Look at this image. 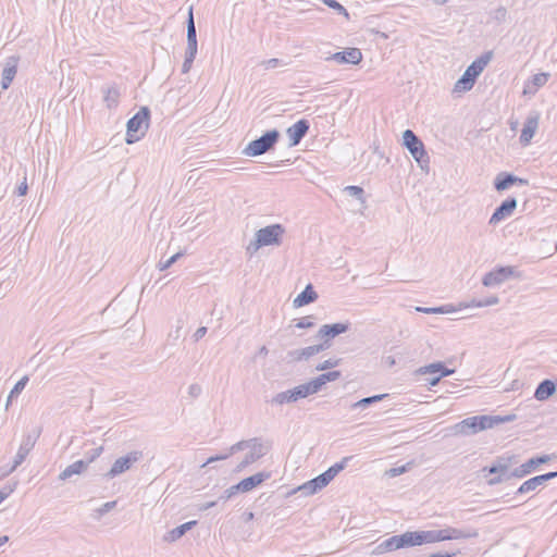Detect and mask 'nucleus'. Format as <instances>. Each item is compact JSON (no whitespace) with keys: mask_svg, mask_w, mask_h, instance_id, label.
<instances>
[{"mask_svg":"<svg viewBox=\"0 0 557 557\" xmlns=\"http://www.w3.org/2000/svg\"><path fill=\"white\" fill-rule=\"evenodd\" d=\"M28 382V376H23L20 381H17V383L14 385V387L11 389L10 394H9V397H8V401H7V406L11 403V400L18 396L22 391L25 388L26 384Z\"/></svg>","mask_w":557,"mask_h":557,"instance_id":"79ce46f5","label":"nucleus"},{"mask_svg":"<svg viewBox=\"0 0 557 557\" xmlns=\"http://www.w3.org/2000/svg\"><path fill=\"white\" fill-rule=\"evenodd\" d=\"M399 544L400 548L420 546V535L419 531H407L403 534H399Z\"/></svg>","mask_w":557,"mask_h":557,"instance_id":"2f4dec72","label":"nucleus"},{"mask_svg":"<svg viewBox=\"0 0 557 557\" xmlns=\"http://www.w3.org/2000/svg\"><path fill=\"white\" fill-rule=\"evenodd\" d=\"M293 394V398L296 401H298L301 398H306L309 395L317 394L314 386L312 385L311 381L300 384L298 386H295L290 389Z\"/></svg>","mask_w":557,"mask_h":557,"instance_id":"7c9ffc66","label":"nucleus"},{"mask_svg":"<svg viewBox=\"0 0 557 557\" xmlns=\"http://www.w3.org/2000/svg\"><path fill=\"white\" fill-rule=\"evenodd\" d=\"M548 73H537L532 76V84L535 87V90L542 86H544L548 81Z\"/></svg>","mask_w":557,"mask_h":557,"instance_id":"3c124183","label":"nucleus"},{"mask_svg":"<svg viewBox=\"0 0 557 557\" xmlns=\"http://www.w3.org/2000/svg\"><path fill=\"white\" fill-rule=\"evenodd\" d=\"M339 363H341L339 358H329V359L324 360L323 362H320L319 364H317L315 370L317 371H325V370L333 369V368L337 367Z\"/></svg>","mask_w":557,"mask_h":557,"instance_id":"09e8293b","label":"nucleus"},{"mask_svg":"<svg viewBox=\"0 0 557 557\" xmlns=\"http://www.w3.org/2000/svg\"><path fill=\"white\" fill-rule=\"evenodd\" d=\"M499 304V297L496 295L481 299L482 307H490Z\"/></svg>","mask_w":557,"mask_h":557,"instance_id":"bf43d9fd","label":"nucleus"},{"mask_svg":"<svg viewBox=\"0 0 557 557\" xmlns=\"http://www.w3.org/2000/svg\"><path fill=\"white\" fill-rule=\"evenodd\" d=\"M280 138L276 129L264 133L261 137L250 141L243 150L246 157L261 156L271 150Z\"/></svg>","mask_w":557,"mask_h":557,"instance_id":"20e7f679","label":"nucleus"},{"mask_svg":"<svg viewBox=\"0 0 557 557\" xmlns=\"http://www.w3.org/2000/svg\"><path fill=\"white\" fill-rule=\"evenodd\" d=\"M14 491V487H9V488H2L0 490V504L2 502H4L9 496L10 494Z\"/></svg>","mask_w":557,"mask_h":557,"instance_id":"774afa93","label":"nucleus"},{"mask_svg":"<svg viewBox=\"0 0 557 557\" xmlns=\"http://www.w3.org/2000/svg\"><path fill=\"white\" fill-rule=\"evenodd\" d=\"M397 549H400L399 535H393V536L386 539L385 541H383L382 543H380L375 547L373 553L383 554L386 552H394Z\"/></svg>","mask_w":557,"mask_h":557,"instance_id":"c756f323","label":"nucleus"},{"mask_svg":"<svg viewBox=\"0 0 557 557\" xmlns=\"http://www.w3.org/2000/svg\"><path fill=\"white\" fill-rule=\"evenodd\" d=\"M351 456L344 457L339 462H336L332 467H330L323 473L330 480V482L347 466L348 461L351 459Z\"/></svg>","mask_w":557,"mask_h":557,"instance_id":"c9c22d12","label":"nucleus"},{"mask_svg":"<svg viewBox=\"0 0 557 557\" xmlns=\"http://www.w3.org/2000/svg\"><path fill=\"white\" fill-rule=\"evenodd\" d=\"M517 208V199L513 197L507 198L502 202L499 207H497L490 218L488 224L496 226L507 218L513 214V211Z\"/></svg>","mask_w":557,"mask_h":557,"instance_id":"f8f14e48","label":"nucleus"},{"mask_svg":"<svg viewBox=\"0 0 557 557\" xmlns=\"http://www.w3.org/2000/svg\"><path fill=\"white\" fill-rule=\"evenodd\" d=\"M326 349V345H312L304 348H298L288 352L293 361L308 360L311 357Z\"/></svg>","mask_w":557,"mask_h":557,"instance_id":"6ab92c4d","label":"nucleus"},{"mask_svg":"<svg viewBox=\"0 0 557 557\" xmlns=\"http://www.w3.org/2000/svg\"><path fill=\"white\" fill-rule=\"evenodd\" d=\"M318 299V294L313 289L311 284H308L306 288L293 300L295 308H299L309 305Z\"/></svg>","mask_w":557,"mask_h":557,"instance_id":"393cba45","label":"nucleus"},{"mask_svg":"<svg viewBox=\"0 0 557 557\" xmlns=\"http://www.w3.org/2000/svg\"><path fill=\"white\" fill-rule=\"evenodd\" d=\"M478 536L479 532L475 529H458L450 527L449 541L475 539Z\"/></svg>","mask_w":557,"mask_h":557,"instance_id":"72a5a7b5","label":"nucleus"},{"mask_svg":"<svg viewBox=\"0 0 557 557\" xmlns=\"http://www.w3.org/2000/svg\"><path fill=\"white\" fill-rule=\"evenodd\" d=\"M515 184L527 185L528 181L505 172L499 173L494 181V187L499 191L508 189Z\"/></svg>","mask_w":557,"mask_h":557,"instance_id":"aec40b11","label":"nucleus"},{"mask_svg":"<svg viewBox=\"0 0 557 557\" xmlns=\"http://www.w3.org/2000/svg\"><path fill=\"white\" fill-rule=\"evenodd\" d=\"M27 190H28V186H27L26 175H25L23 178V182L18 185V187L16 189V194L18 196H25L27 194Z\"/></svg>","mask_w":557,"mask_h":557,"instance_id":"0e129e2a","label":"nucleus"},{"mask_svg":"<svg viewBox=\"0 0 557 557\" xmlns=\"http://www.w3.org/2000/svg\"><path fill=\"white\" fill-rule=\"evenodd\" d=\"M284 65H285V63L283 62V60L277 59V58L264 60L260 63V66H262L263 70H265V71L276 69L278 66H284Z\"/></svg>","mask_w":557,"mask_h":557,"instance_id":"8fccbe9b","label":"nucleus"},{"mask_svg":"<svg viewBox=\"0 0 557 557\" xmlns=\"http://www.w3.org/2000/svg\"><path fill=\"white\" fill-rule=\"evenodd\" d=\"M420 543L422 544H433L440 542L437 531L429 530V531H419Z\"/></svg>","mask_w":557,"mask_h":557,"instance_id":"a19ab883","label":"nucleus"},{"mask_svg":"<svg viewBox=\"0 0 557 557\" xmlns=\"http://www.w3.org/2000/svg\"><path fill=\"white\" fill-rule=\"evenodd\" d=\"M144 458V454L140 450H132L127 453L125 456L119 457L113 462L110 470L107 472L106 476L109 479H113L128 470L132 469V467L139 462Z\"/></svg>","mask_w":557,"mask_h":557,"instance_id":"1a4fd4ad","label":"nucleus"},{"mask_svg":"<svg viewBox=\"0 0 557 557\" xmlns=\"http://www.w3.org/2000/svg\"><path fill=\"white\" fill-rule=\"evenodd\" d=\"M556 392V385L553 381L550 380H544L543 382H541L536 389H535V393H534V397L540 400V401H543V400H546L548 399L550 396H553Z\"/></svg>","mask_w":557,"mask_h":557,"instance_id":"a878e982","label":"nucleus"},{"mask_svg":"<svg viewBox=\"0 0 557 557\" xmlns=\"http://www.w3.org/2000/svg\"><path fill=\"white\" fill-rule=\"evenodd\" d=\"M201 392H202V389H201V386L199 384L195 383V384L189 385V387H188V394L193 398L199 397Z\"/></svg>","mask_w":557,"mask_h":557,"instance_id":"052dcab7","label":"nucleus"},{"mask_svg":"<svg viewBox=\"0 0 557 557\" xmlns=\"http://www.w3.org/2000/svg\"><path fill=\"white\" fill-rule=\"evenodd\" d=\"M405 471H406V467L401 466V467H397V468H392L388 471V474H389V476L394 478V476L403 474Z\"/></svg>","mask_w":557,"mask_h":557,"instance_id":"338daca9","label":"nucleus"},{"mask_svg":"<svg viewBox=\"0 0 557 557\" xmlns=\"http://www.w3.org/2000/svg\"><path fill=\"white\" fill-rule=\"evenodd\" d=\"M508 469L507 463L498 462L497 465H493L490 468H485L484 470H487L490 474L494 473H505Z\"/></svg>","mask_w":557,"mask_h":557,"instance_id":"5fc2aeb1","label":"nucleus"},{"mask_svg":"<svg viewBox=\"0 0 557 557\" xmlns=\"http://www.w3.org/2000/svg\"><path fill=\"white\" fill-rule=\"evenodd\" d=\"M326 60L334 61L338 64H359L362 60V53L359 48H347L344 51L335 52Z\"/></svg>","mask_w":557,"mask_h":557,"instance_id":"4468645a","label":"nucleus"},{"mask_svg":"<svg viewBox=\"0 0 557 557\" xmlns=\"http://www.w3.org/2000/svg\"><path fill=\"white\" fill-rule=\"evenodd\" d=\"M351 456L344 457L339 462H336L332 467H330L323 473L330 480V482L347 466L348 461L351 459Z\"/></svg>","mask_w":557,"mask_h":557,"instance_id":"4c0bfd02","label":"nucleus"},{"mask_svg":"<svg viewBox=\"0 0 557 557\" xmlns=\"http://www.w3.org/2000/svg\"><path fill=\"white\" fill-rule=\"evenodd\" d=\"M197 51L194 50H186L185 51V60L182 66V73L186 74L190 71L193 62L196 58Z\"/></svg>","mask_w":557,"mask_h":557,"instance_id":"de8ad7c7","label":"nucleus"},{"mask_svg":"<svg viewBox=\"0 0 557 557\" xmlns=\"http://www.w3.org/2000/svg\"><path fill=\"white\" fill-rule=\"evenodd\" d=\"M455 372L454 369H448L444 366L443 362H433L428 366L421 367L418 370V373L421 375L430 374L431 376L426 379V382L431 386H435L438 384L443 376L451 375Z\"/></svg>","mask_w":557,"mask_h":557,"instance_id":"9b49d317","label":"nucleus"},{"mask_svg":"<svg viewBox=\"0 0 557 557\" xmlns=\"http://www.w3.org/2000/svg\"><path fill=\"white\" fill-rule=\"evenodd\" d=\"M285 232V227L278 223L259 228L255 233V238L246 247L247 253L252 256L262 247L280 246Z\"/></svg>","mask_w":557,"mask_h":557,"instance_id":"f03ea898","label":"nucleus"},{"mask_svg":"<svg viewBox=\"0 0 557 557\" xmlns=\"http://www.w3.org/2000/svg\"><path fill=\"white\" fill-rule=\"evenodd\" d=\"M345 191L351 196V197H355L357 198L358 200H360L362 203L366 202V199H364V190L359 187V186H355V185H350V186H346L345 187Z\"/></svg>","mask_w":557,"mask_h":557,"instance_id":"49530a36","label":"nucleus"},{"mask_svg":"<svg viewBox=\"0 0 557 557\" xmlns=\"http://www.w3.org/2000/svg\"><path fill=\"white\" fill-rule=\"evenodd\" d=\"M184 320L183 319H177L176 320V326H175V330L170 332V337H173L174 339H178L181 337V332L184 327Z\"/></svg>","mask_w":557,"mask_h":557,"instance_id":"4d7b16f0","label":"nucleus"},{"mask_svg":"<svg viewBox=\"0 0 557 557\" xmlns=\"http://www.w3.org/2000/svg\"><path fill=\"white\" fill-rule=\"evenodd\" d=\"M269 448L270 446L268 444L263 443L260 438L257 437L247 441H240L232 445L227 453L210 457L205 463L201 465V468H205L207 465L215 461L225 460L235 453L248 449L249 451L236 467V471H243L246 467L262 458L269 451Z\"/></svg>","mask_w":557,"mask_h":557,"instance_id":"f257e3e1","label":"nucleus"},{"mask_svg":"<svg viewBox=\"0 0 557 557\" xmlns=\"http://www.w3.org/2000/svg\"><path fill=\"white\" fill-rule=\"evenodd\" d=\"M550 459H552V457L549 455H542V456L533 457V458L529 459L528 461H525L524 463H522L520 467L516 468L511 472V476L519 478V479L524 478V476L529 475L530 473H532L533 471H535L540 465L546 463Z\"/></svg>","mask_w":557,"mask_h":557,"instance_id":"ddd939ff","label":"nucleus"},{"mask_svg":"<svg viewBox=\"0 0 557 557\" xmlns=\"http://www.w3.org/2000/svg\"><path fill=\"white\" fill-rule=\"evenodd\" d=\"M237 493H240V490L236 488V484L232 485L231 487H228L224 491V493L219 497V499L226 502V500L231 499Z\"/></svg>","mask_w":557,"mask_h":557,"instance_id":"864d4df0","label":"nucleus"},{"mask_svg":"<svg viewBox=\"0 0 557 557\" xmlns=\"http://www.w3.org/2000/svg\"><path fill=\"white\" fill-rule=\"evenodd\" d=\"M515 419V416H505V417H500V416H491V424H492V428H494L495 425H498L500 423H505V422H510Z\"/></svg>","mask_w":557,"mask_h":557,"instance_id":"6e6d98bb","label":"nucleus"},{"mask_svg":"<svg viewBox=\"0 0 557 557\" xmlns=\"http://www.w3.org/2000/svg\"><path fill=\"white\" fill-rule=\"evenodd\" d=\"M120 90L115 86L108 87L103 90V101L108 109H114L119 104Z\"/></svg>","mask_w":557,"mask_h":557,"instance_id":"473e14b6","label":"nucleus"},{"mask_svg":"<svg viewBox=\"0 0 557 557\" xmlns=\"http://www.w3.org/2000/svg\"><path fill=\"white\" fill-rule=\"evenodd\" d=\"M197 521H188L185 522L169 532H166L163 536V541L166 543H173L178 541L187 531H189L194 525H196Z\"/></svg>","mask_w":557,"mask_h":557,"instance_id":"b1692460","label":"nucleus"},{"mask_svg":"<svg viewBox=\"0 0 557 557\" xmlns=\"http://www.w3.org/2000/svg\"><path fill=\"white\" fill-rule=\"evenodd\" d=\"M388 396V394H379V395H373V396H370V397H366V398H362L356 403H354L351 405V408L352 409H357V408H367L368 406L372 405V404H375V403H379L383 399H385L386 397Z\"/></svg>","mask_w":557,"mask_h":557,"instance_id":"58836bf2","label":"nucleus"},{"mask_svg":"<svg viewBox=\"0 0 557 557\" xmlns=\"http://www.w3.org/2000/svg\"><path fill=\"white\" fill-rule=\"evenodd\" d=\"M313 325L314 323L311 321V317H304L296 323V327L298 329H310L313 327Z\"/></svg>","mask_w":557,"mask_h":557,"instance_id":"13d9d810","label":"nucleus"},{"mask_svg":"<svg viewBox=\"0 0 557 557\" xmlns=\"http://www.w3.org/2000/svg\"><path fill=\"white\" fill-rule=\"evenodd\" d=\"M349 326H350L349 322L324 324L319 329L315 337L318 339L322 341V343L320 345H326V349H327L331 346V341L334 337L347 332L349 330Z\"/></svg>","mask_w":557,"mask_h":557,"instance_id":"9d476101","label":"nucleus"},{"mask_svg":"<svg viewBox=\"0 0 557 557\" xmlns=\"http://www.w3.org/2000/svg\"><path fill=\"white\" fill-rule=\"evenodd\" d=\"M540 114L532 112L528 115L520 135V143L528 146L539 128Z\"/></svg>","mask_w":557,"mask_h":557,"instance_id":"dca6fc26","label":"nucleus"},{"mask_svg":"<svg viewBox=\"0 0 557 557\" xmlns=\"http://www.w3.org/2000/svg\"><path fill=\"white\" fill-rule=\"evenodd\" d=\"M116 506V500L107 502L99 508L94 510V518L99 520L102 516L113 510Z\"/></svg>","mask_w":557,"mask_h":557,"instance_id":"37998d69","label":"nucleus"},{"mask_svg":"<svg viewBox=\"0 0 557 557\" xmlns=\"http://www.w3.org/2000/svg\"><path fill=\"white\" fill-rule=\"evenodd\" d=\"M342 376L341 371L334 370L326 373H322L319 376L310 380L312 385L314 386L315 392H320L321 388L327 383V382H334L338 380Z\"/></svg>","mask_w":557,"mask_h":557,"instance_id":"cd10ccee","label":"nucleus"},{"mask_svg":"<svg viewBox=\"0 0 557 557\" xmlns=\"http://www.w3.org/2000/svg\"><path fill=\"white\" fill-rule=\"evenodd\" d=\"M403 140L405 147L410 151L412 158L421 168L429 164V157L424 149V145L411 129H406L403 133Z\"/></svg>","mask_w":557,"mask_h":557,"instance_id":"0eeeda50","label":"nucleus"},{"mask_svg":"<svg viewBox=\"0 0 557 557\" xmlns=\"http://www.w3.org/2000/svg\"><path fill=\"white\" fill-rule=\"evenodd\" d=\"M206 334H207V327L206 326H200L194 333V339L197 342L200 338H202Z\"/></svg>","mask_w":557,"mask_h":557,"instance_id":"69168bd1","label":"nucleus"},{"mask_svg":"<svg viewBox=\"0 0 557 557\" xmlns=\"http://www.w3.org/2000/svg\"><path fill=\"white\" fill-rule=\"evenodd\" d=\"M557 478V471L555 472H548L545 474L536 475L534 478H531L527 481H524L519 488L517 490V494H528L531 492L536 491L540 486L544 485L546 482H548L552 479Z\"/></svg>","mask_w":557,"mask_h":557,"instance_id":"2eb2a0df","label":"nucleus"},{"mask_svg":"<svg viewBox=\"0 0 557 557\" xmlns=\"http://www.w3.org/2000/svg\"><path fill=\"white\" fill-rule=\"evenodd\" d=\"M436 531H437L440 542L449 541L450 527H447L442 530H436Z\"/></svg>","mask_w":557,"mask_h":557,"instance_id":"e2e57ef3","label":"nucleus"},{"mask_svg":"<svg viewBox=\"0 0 557 557\" xmlns=\"http://www.w3.org/2000/svg\"><path fill=\"white\" fill-rule=\"evenodd\" d=\"M186 50L197 51V35L193 16V8L189 9L187 20V47Z\"/></svg>","mask_w":557,"mask_h":557,"instance_id":"c85d7f7f","label":"nucleus"},{"mask_svg":"<svg viewBox=\"0 0 557 557\" xmlns=\"http://www.w3.org/2000/svg\"><path fill=\"white\" fill-rule=\"evenodd\" d=\"M309 129V122L305 119L299 120L286 131L290 146H296L306 136Z\"/></svg>","mask_w":557,"mask_h":557,"instance_id":"a211bd4d","label":"nucleus"},{"mask_svg":"<svg viewBox=\"0 0 557 557\" xmlns=\"http://www.w3.org/2000/svg\"><path fill=\"white\" fill-rule=\"evenodd\" d=\"M330 480L326 478L324 473L319 474L314 479L306 482L301 486L298 487V491L302 492L305 495H313L318 491H321L326 485H329Z\"/></svg>","mask_w":557,"mask_h":557,"instance_id":"412c9836","label":"nucleus"},{"mask_svg":"<svg viewBox=\"0 0 557 557\" xmlns=\"http://www.w3.org/2000/svg\"><path fill=\"white\" fill-rule=\"evenodd\" d=\"M183 256L182 252H177L175 255H173L171 258H169L168 260L165 261H160L158 263V269L160 271H165L168 270L173 263H175L181 257Z\"/></svg>","mask_w":557,"mask_h":557,"instance_id":"603ef678","label":"nucleus"},{"mask_svg":"<svg viewBox=\"0 0 557 557\" xmlns=\"http://www.w3.org/2000/svg\"><path fill=\"white\" fill-rule=\"evenodd\" d=\"M520 273L515 267H498L484 274L482 284L485 287L499 286L511 277H519Z\"/></svg>","mask_w":557,"mask_h":557,"instance_id":"6e6552de","label":"nucleus"},{"mask_svg":"<svg viewBox=\"0 0 557 557\" xmlns=\"http://www.w3.org/2000/svg\"><path fill=\"white\" fill-rule=\"evenodd\" d=\"M323 4L327 5L329 8L335 10L338 14L344 15L346 18H349L348 11L336 0H320Z\"/></svg>","mask_w":557,"mask_h":557,"instance_id":"a18cd8bd","label":"nucleus"},{"mask_svg":"<svg viewBox=\"0 0 557 557\" xmlns=\"http://www.w3.org/2000/svg\"><path fill=\"white\" fill-rule=\"evenodd\" d=\"M416 311L423 313H449L455 311L451 306H442L435 308L417 307Z\"/></svg>","mask_w":557,"mask_h":557,"instance_id":"c03bdc74","label":"nucleus"},{"mask_svg":"<svg viewBox=\"0 0 557 557\" xmlns=\"http://www.w3.org/2000/svg\"><path fill=\"white\" fill-rule=\"evenodd\" d=\"M288 403H295L290 389L277 393L271 399V404H273V405H284V404H288Z\"/></svg>","mask_w":557,"mask_h":557,"instance_id":"ea45409f","label":"nucleus"},{"mask_svg":"<svg viewBox=\"0 0 557 557\" xmlns=\"http://www.w3.org/2000/svg\"><path fill=\"white\" fill-rule=\"evenodd\" d=\"M18 59L16 57H10L2 70L1 86L3 89H8L14 79L17 72Z\"/></svg>","mask_w":557,"mask_h":557,"instance_id":"5701e85b","label":"nucleus"},{"mask_svg":"<svg viewBox=\"0 0 557 557\" xmlns=\"http://www.w3.org/2000/svg\"><path fill=\"white\" fill-rule=\"evenodd\" d=\"M150 111L141 107L139 111L128 120L126 124V144L131 145L140 140L149 127Z\"/></svg>","mask_w":557,"mask_h":557,"instance_id":"7ed1b4c3","label":"nucleus"},{"mask_svg":"<svg viewBox=\"0 0 557 557\" xmlns=\"http://www.w3.org/2000/svg\"><path fill=\"white\" fill-rule=\"evenodd\" d=\"M462 308H482L481 300L472 299L469 302L459 304V309Z\"/></svg>","mask_w":557,"mask_h":557,"instance_id":"680f3d73","label":"nucleus"},{"mask_svg":"<svg viewBox=\"0 0 557 557\" xmlns=\"http://www.w3.org/2000/svg\"><path fill=\"white\" fill-rule=\"evenodd\" d=\"M88 467V462L84 460H77L72 465L67 466L60 474L59 480L65 481L75 474H82Z\"/></svg>","mask_w":557,"mask_h":557,"instance_id":"bb28decb","label":"nucleus"},{"mask_svg":"<svg viewBox=\"0 0 557 557\" xmlns=\"http://www.w3.org/2000/svg\"><path fill=\"white\" fill-rule=\"evenodd\" d=\"M491 416H473L467 418L454 426L456 434L471 435L480 431L492 429Z\"/></svg>","mask_w":557,"mask_h":557,"instance_id":"423d86ee","label":"nucleus"},{"mask_svg":"<svg viewBox=\"0 0 557 557\" xmlns=\"http://www.w3.org/2000/svg\"><path fill=\"white\" fill-rule=\"evenodd\" d=\"M492 59V52H486L483 55H481L479 59L473 61L467 69L466 74H469V77L473 79L475 83L476 78L480 76V74L484 71L485 66L488 64V62Z\"/></svg>","mask_w":557,"mask_h":557,"instance_id":"4be33fe9","label":"nucleus"},{"mask_svg":"<svg viewBox=\"0 0 557 557\" xmlns=\"http://www.w3.org/2000/svg\"><path fill=\"white\" fill-rule=\"evenodd\" d=\"M474 85L472 78L469 77V74L466 72L461 75V77L455 83L453 91L456 94H461L469 91Z\"/></svg>","mask_w":557,"mask_h":557,"instance_id":"f704fd0d","label":"nucleus"},{"mask_svg":"<svg viewBox=\"0 0 557 557\" xmlns=\"http://www.w3.org/2000/svg\"><path fill=\"white\" fill-rule=\"evenodd\" d=\"M270 478L271 472H258L251 476L243 479L240 482L236 484V488L240 490V493H247L252 491L255 487L259 486L261 483L269 480Z\"/></svg>","mask_w":557,"mask_h":557,"instance_id":"f3484780","label":"nucleus"},{"mask_svg":"<svg viewBox=\"0 0 557 557\" xmlns=\"http://www.w3.org/2000/svg\"><path fill=\"white\" fill-rule=\"evenodd\" d=\"M40 436V429L33 430L32 432H28L24 434L22 442L20 444V447L17 449V453L13 459L12 466L3 473L4 475H9L10 473L14 472L17 467H20L28 454L32 451V449L35 447V444Z\"/></svg>","mask_w":557,"mask_h":557,"instance_id":"39448f33","label":"nucleus"},{"mask_svg":"<svg viewBox=\"0 0 557 557\" xmlns=\"http://www.w3.org/2000/svg\"><path fill=\"white\" fill-rule=\"evenodd\" d=\"M351 456L344 457L339 462H336L332 467H330L323 473L330 480V482L347 466L348 461L351 459Z\"/></svg>","mask_w":557,"mask_h":557,"instance_id":"e433bc0d","label":"nucleus"}]
</instances>
